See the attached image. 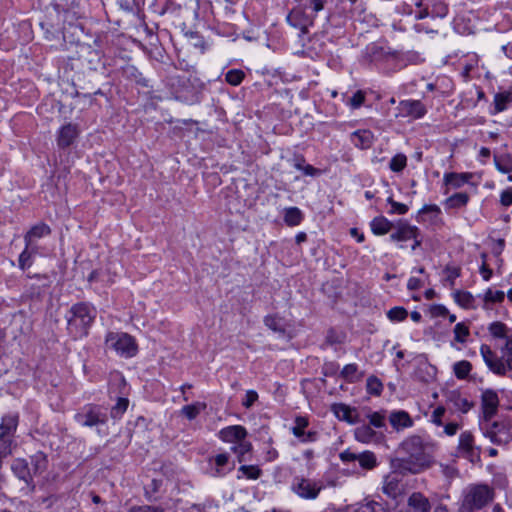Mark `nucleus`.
<instances>
[{
  "label": "nucleus",
  "instance_id": "40",
  "mask_svg": "<svg viewBox=\"0 0 512 512\" xmlns=\"http://www.w3.org/2000/svg\"><path fill=\"white\" fill-rule=\"evenodd\" d=\"M32 462L34 465V473L35 474L42 473L47 468V458L41 452H38L32 456Z\"/></svg>",
  "mask_w": 512,
  "mask_h": 512
},
{
  "label": "nucleus",
  "instance_id": "5",
  "mask_svg": "<svg viewBox=\"0 0 512 512\" xmlns=\"http://www.w3.org/2000/svg\"><path fill=\"white\" fill-rule=\"evenodd\" d=\"M457 452L471 463H478L481 460V447L476 445L475 437L471 431L461 432Z\"/></svg>",
  "mask_w": 512,
  "mask_h": 512
},
{
  "label": "nucleus",
  "instance_id": "19",
  "mask_svg": "<svg viewBox=\"0 0 512 512\" xmlns=\"http://www.w3.org/2000/svg\"><path fill=\"white\" fill-rule=\"evenodd\" d=\"M389 421L396 430L410 427L413 424L409 414L405 411L393 412L389 417Z\"/></svg>",
  "mask_w": 512,
  "mask_h": 512
},
{
  "label": "nucleus",
  "instance_id": "52",
  "mask_svg": "<svg viewBox=\"0 0 512 512\" xmlns=\"http://www.w3.org/2000/svg\"><path fill=\"white\" fill-rule=\"evenodd\" d=\"M388 202L391 204L392 210L390 213L405 214L408 211L407 205L394 201L392 198H388Z\"/></svg>",
  "mask_w": 512,
  "mask_h": 512
},
{
  "label": "nucleus",
  "instance_id": "13",
  "mask_svg": "<svg viewBox=\"0 0 512 512\" xmlns=\"http://www.w3.org/2000/svg\"><path fill=\"white\" fill-rule=\"evenodd\" d=\"M247 430L241 425L228 426L219 431V438L226 443L237 444L247 436Z\"/></svg>",
  "mask_w": 512,
  "mask_h": 512
},
{
  "label": "nucleus",
  "instance_id": "36",
  "mask_svg": "<svg viewBox=\"0 0 512 512\" xmlns=\"http://www.w3.org/2000/svg\"><path fill=\"white\" fill-rule=\"evenodd\" d=\"M407 165V157L402 154H396L389 163V168L393 172H401Z\"/></svg>",
  "mask_w": 512,
  "mask_h": 512
},
{
  "label": "nucleus",
  "instance_id": "26",
  "mask_svg": "<svg viewBox=\"0 0 512 512\" xmlns=\"http://www.w3.org/2000/svg\"><path fill=\"white\" fill-rule=\"evenodd\" d=\"M341 377L350 383H354L361 379L362 374L358 373V367L356 364H347L343 367Z\"/></svg>",
  "mask_w": 512,
  "mask_h": 512
},
{
  "label": "nucleus",
  "instance_id": "9",
  "mask_svg": "<svg viewBox=\"0 0 512 512\" xmlns=\"http://www.w3.org/2000/svg\"><path fill=\"white\" fill-rule=\"evenodd\" d=\"M499 406V397L492 389H487L481 395V409L483 421L490 419L497 413Z\"/></svg>",
  "mask_w": 512,
  "mask_h": 512
},
{
  "label": "nucleus",
  "instance_id": "16",
  "mask_svg": "<svg viewBox=\"0 0 512 512\" xmlns=\"http://www.w3.org/2000/svg\"><path fill=\"white\" fill-rule=\"evenodd\" d=\"M383 493L388 497L395 499L402 493V485L400 483L398 474L392 473L385 477L382 487Z\"/></svg>",
  "mask_w": 512,
  "mask_h": 512
},
{
  "label": "nucleus",
  "instance_id": "54",
  "mask_svg": "<svg viewBox=\"0 0 512 512\" xmlns=\"http://www.w3.org/2000/svg\"><path fill=\"white\" fill-rule=\"evenodd\" d=\"M445 408L443 406H439L437 407L432 415H431V420L434 424H436L437 426H441L443 423H442V417L444 416L445 414Z\"/></svg>",
  "mask_w": 512,
  "mask_h": 512
},
{
  "label": "nucleus",
  "instance_id": "22",
  "mask_svg": "<svg viewBox=\"0 0 512 512\" xmlns=\"http://www.w3.org/2000/svg\"><path fill=\"white\" fill-rule=\"evenodd\" d=\"M207 408L205 402H194L189 405H185L181 409V414L188 420H194L202 411Z\"/></svg>",
  "mask_w": 512,
  "mask_h": 512
},
{
  "label": "nucleus",
  "instance_id": "48",
  "mask_svg": "<svg viewBox=\"0 0 512 512\" xmlns=\"http://www.w3.org/2000/svg\"><path fill=\"white\" fill-rule=\"evenodd\" d=\"M239 471L248 479H257L261 474V470L257 466L253 465H242Z\"/></svg>",
  "mask_w": 512,
  "mask_h": 512
},
{
  "label": "nucleus",
  "instance_id": "41",
  "mask_svg": "<svg viewBox=\"0 0 512 512\" xmlns=\"http://www.w3.org/2000/svg\"><path fill=\"white\" fill-rule=\"evenodd\" d=\"M354 512H386L382 504L375 502V501H369L363 504H360Z\"/></svg>",
  "mask_w": 512,
  "mask_h": 512
},
{
  "label": "nucleus",
  "instance_id": "1",
  "mask_svg": "<svg viewBox=\"0 0 512 512\" xmlns=\"http://www.w3.org/2000/svg\"><path fill=\"white\" fill-rule=\"evenodd\" d=\"M403 449L408 453L404 468L411 473H419L427 468L431 461V446L425 445L420 437L414 436L403 443Z\"/></svg>",
  "mask_w": 512,
  "mask_h": 512
},
{
  "label": "nucleus",
  "instance_id": "44",
  "mask_svg": "<svg viewBox=\"0 0 512 512\" xmlns=\"http://www.w3.org/2000/svg\"><path fill=\"white\" fill-rule=\"evenodd\" d=\"M408 316V312L405 308L403 307H393L392 309H390L388 312H387V317L389 318V320L391 321H394V322H400V321H403L407 318Z\"/></svg>",
  "mask_w": 512,
  "mask_h": 512
},
{
  "label": "nucleus",
  "instance_id": "8",
  "mask_svg": "<svg viewBox=\"0 0 512 512\" xmlns=\"http://www.w3.org/2000/svg\"><path fill=\"white\" fill-rule=\"evenodd\" d=\"M75 420L84 427H94L106 424L107 415L101 408L90 405L85 412L76 414Z\"/></svg>",
  "mask_w": 512,
  "mask_h": 512
},
{
  "label": "nucleus",
  "instance_id": "15",
  "mask_svg": "<svg viewBox=\"0 0 512 512\" xmlns=\"http://www.w3.org/2000/svg\"><path fill=\"white\" fill-rule=\"evenodd\" d=\"M50 233V227L44 223H39L33 226L24 237L27 248H31V250H36L35 241L38 238H42L44 236L49 235Z\"/></svg>",
  "mask_w": 512,
  "mask_h": 512
},
{
  "label": "nucleus",
  "instance_id": "14",
  "mask_svg": "<svg viewBox=\"0 0 512 512\" xmlns=\"http://www.w3.org/2000/svg\"><path fill=\"white\" fill-rule=\"evenodd\" d=\"M287 21L291 26L300 29L303 34L307 33V28L312 23L310 17L300 7L294 8L288 14Z\"/></svg>",
  "mask_w": 512,
  "mask_h": 512
},
{
  "label": "nucleus",
  "instance_id": "32",
  "mask_svg": "<svg viewBox=\"0 0 512 512\" xmlns=\"http://www.w3.org/2000/svg\"><path fill=\"white\" fill-rule=\"evenodd\" d=\"M472 370V365L469 361H458L453 365V372L458 379H465Z\"/></svg>",
  "mask_w": 512,
  "mask_h": 512
},
{
  "label": "nucleus",
  "instance_id": "63",
  "mask_svg": "<svg viewBox=\"0 0 512 512\" xmlns=\"http://www.w3.org/2000/svg\"><path fill=\"white\" fill-rule=\"evenodd\" d=\"M480 272L486 281H488L492 275V270L485 263L481 266Z\"/></svg>",
  "mask_w": 512,
  "mask_h": 512
},
{
  "label": "nucleus",
  "instance_id": "17",
  "mask_svg": "<svg viewBox=\"0 0 512 512\" xmlns=\"http://www.w3.org/2000/svg\"><path fill=\"white\" fill-rule=\"evenodd\" d=\"M418 236L417 227L410 225H400L396 232L390 235L392 241L405 242L415 239Z\"/></svg>",
  "mask_w": 512,
  "mask_h": 512
},
{
  "label": "nucleus",
  "instance_id": "35",
  "mask_svg": "<svg viewBox=\"0 0 512 512\" xmlns=\"http://www.w3.org/2000/svg\"><path fill=\"white\" fill-rule=\"evenodd\" d=\"M468 174H457V173H449L444 176V180L446 184L452 185L455 188H459L469 179Z\"/></svg>",
  "mask_w": 512,
  "mask_h": 512
},
{
  "label": "nucleus",
  "instance_id": "21",
  "mask_svg": "<svg viewBox=\"0 0 512 512\" xmlns=\"http://www.w3.org/2000/svg\"><path fill=\"white\" fill-rule=\"evenodd\" d=\"M333 412L335 413L336 417L342 421H346L350 424L356 422L355 410L351 409L349 406L345 404L334 405Z\"/></svg>",
  "mask_w": 512,
  "mask_h": 512
},
{
  "label": "nucleus",
  "instance_id": "7",
  "mask_svg": "<svg viewBox=\"0 0 512 512\" xmlns=\"http://www.w3.org/2000/svg\"><path fill=\"white\" fill-rule=\"evenodd\" d=\"M480 425L484 437L488 438L493 444L505 445L510 442L511 435L503 423L484 421Z\"/></svg>",
  "mask_w": 512,
  "mask_h": 512
},
{
  "label": "nucleus",
  "instance_id": "12",
  "mask_svg": "<svg viewBox=\"0 0 512 512\" xmlns=\"http://www.w3.org/2000/svg\"><path fill=\"white\" fill-rule=\"evenodd\" d=\"M480 353L491 371L498 375H504L506 373V366L503 360L499 359L488 345H482Z\"/></svg>",
  "mask_w": 512,
  "mask_h": 512
},
{
  "label": "nucleus",
  "instance_id": "10",
  "mask_svg": "<svg viewBox=\"0 0 512 512\" xmlns=\"http://www.w3.org/2000/svg\"><path fill=\"white\" fill-rule=\"evenodd\" d=\"M399 114L397 116L410 117L412 119L422 118L426 114V108L419 100L400 101Z\"/></svg>",
  "mask_w": 512,
  "mask_h": 512
},
{
  "label": "nucleus",
  "instance_id": "45",
  "mask_svg": "<svg viewBox=\"0 0 512 512\" xmlns=\"http://www.w3.org/2000/svg\"><path fill=\"white\" fill-rule=\"evenodd\" d=\"M264 323L269 329H271L275 332H281V333L285 332V329H284L281 319L276 316L265 317Z\"/></svg>",
  "mask_w": 512,
  "mask_h": 512
},
{
  "label": "nucleus",
  "instance_id": "30",
  "mask_svg": "<svg viewBox=\"0 0 512 512\" xmlns=\"http://www.w3.org/2000/svg\"><path fill=\"white\" fill-rule=\"evenodd\" d=\"M252 449V445L250 442L246 441L245 439L241 442L235 444L231 450L237 455L238 461L243 462L246 461V455L250 453Z\"/></svg>",
  "mask_w": 512,
  "mask_h": 512
},
{
  "label": "nucleus",
  "instance_id": "31",
  "mask_svg": "<svg viewBox=\"0 0 512 512\" xmlns=\"http://www.w3.org/2000/svg\"><path fill=\"white\" fill-rule=\"evenodd\" d=\"M374 435L375 432L369 425H362L355 430L356 440L362 443H369Z\"/></svg>",
  "mask_w": 512,
  "mask_h": 512
},
{
  "label": "nucleus",
  "instance_id": "46",
  "mask_svg": "<svg viewBox=\"0 0 512 512\" xmlns=\"http://www.w3.org/2000/svg\"><path fill=\"white\" fill-rule=\"evenodd\" d=\"M307 426L308 420L305 417H297L292 432L297 438H302L305 436V428Z\"/></svg>",
  "mask_w": 512,
  "mask_h": 512
},
{
  "label": "nucleus",
  "instance_id": "51",
  "mask_svg": "<svg viewBox=\"0 0 512 512\" xmlns=\"http://www.w3.org/2000/svg\"><path fill=\"white\" fill-rule=\"evenodd\" d=\"M365 101V93L361 90H358L349 100V105L353 109L359 108Z\"/></svg>",
  "mask_w": 512,
  "mask_h": 512
},
{
  "label": "nucleus",
  "instance_id": "23",
  "mask_svg": "<svg viewBox=\"0 0 512 512\" xmlns=\"http://www.w3.org/2000/svg\"><path fill=\"white\" fill-rule=\"evenodd\" d=\"M392 223L385 217H376L371 222L372 232L376 235H384L392 228Z\"/></svg>",
  "mask_w": 512,
  "mask_h": 512
},
{
  "label": "nucleus",
  "instance_id": "50",
  "mask_svg": "<svg viewBox=\"0 0 512 512\" xmlns=\"http://www.w3.org/2000/svg\"><path fill=\"white\" fill-rule=\"evenodd\" d=\"M36 250H31V248L25 247L24 251L19 256V265L22 269H25L26 267H29L31 265L30 258L32 254Z\"/></svg>",
  "mask_w": 512,
  "mask_h": 512
},
{
  "label": "nucleus",
  "instance_id": "56",
  "mask_svg": "<svg viewBox=\"0 0 512 512\" xmlns=\"http://www.w3.org/2000/svg\"><path fill=\"white\" fill-rule=\"evenodd\" d=\"M258 399V394L254 390H248L243 401V406L250 408Z\"/></svg>",
  "mask_w": 512,
  "mask_h": 512
},
{
  "label": "nucleus",
  "instance_id": "53",
  "mask_svg": "<svg viewBox=\"0 0 512 512\" xmlns=\"http://www.w3.org/2000/svg\"><path fill=\"white\" fill-rule=\"evenodd\" d=\"M371 425L377 428L384 426V415L379 412H374L368 416Z\"/></svg>",
  "mask_w": 512,
  "mask_h": 512
},
{
  "label": "nucleus",
  "instance_id": "6",
  "mask_svg": "<svg viewBox=\"0 0 512 512\" xmlns=\"http://www.w3.org/2000/svg\"><path fill=\"white\" fill-rule=\"evenodd\" d=\"M322 489V482L304 477H296L292 484V491L300 498L307 500L316 499Z\"/></svg>",
  "mask_w": 512,
  "mask_h": 512
},
{
  "label": "nucleus",
  "instance_id": "55",
  "mask_svg": "<svg viewBox=\"0 0 512 512\" xmlns=\"http://www.w3.org/2000/svg\"><path fill=\"white\" fill-rule=\"evenodd\" d=\"M129 512H164L162 508L151 505L133 506Z\"/></svg>",
  "mask_w": 512,
  "mask_h": 512
},
{
  "label": "nucleus",
  "instance_id": "60",
  "mask_svg": "<svg viewBox=\"0 0 512 512\" xmlns=\"http://www.w3.org/2000/svg\"><path fill=\"white\" fill-rule=\"evenodd\" d=\"M501 203L505 206L512 204V189H508L502 192Z\"/></svg>",
  "mask_w": 512,
  "mask_h": 512
},
{
  "label": "nucleus",
  "instance_id": "3",
  "mask_svg": "<svg viewBox=\"0 0 512 512\" xmlns=\"http://www.w3.org/2000/svg\"><path fill=\"white\" fill-rule=\"evenodd\" d=\"M494 498V490L486 484H474L464 492L460 506L461 512H472L481 509L490 503Z\"/></svg>",
  "mask_w": 512,
  "mask_h": 512
},
{
  "label": "nucleus",
  "instance_id": "39",
  "mask_svg": "<svg viewBox=\"0 0 512 512\" xmlns=\"http://www.w3.org/2000/svg\"><path fill=\"white\" fill-rule=\"evenodd\" d=\"M503 353V362L506 366V371H512V336L507 338L505 347L502 351Z\"/></svg>",
  "mask_w": 512,
  "mask_h": 512
},
{
  "label": "nucleus",
  "instance_id": "47",
  "mask_svg": "<svg viewBox=\"0 0 512 512\" xmlns=\"http://www.w3.org/2000/svg\"><path fill=\"white\" fill-rule=\"evenodd\" d=\"M469 335V328L463 323H457L454 327L455 340L464 343Z\"/></svg>",
  "mask_w": 512,
  "mask_h": 512
},
{
  "label": "nucleus",
  "instance_id": "34",
  "mask_svg": "<svg viewBox=\"0 0 512 512\" xmlns=\"http://www.w3.org/2000/svg\"><path fill=\"white\" fill-rule=\"evenodd\" d=\"M504 298L505 293L503 291L488 289L484 294V308L488 309L489 303H500Z\"/></svg>",
  "mask_w": 512,
  "mask_h": 512
},
{
  "label": "nucleus",
  "instance_id": "2",
  "mask_svg": "<svg viewBox=\"0 0 512 512\" xmlns=\"http://www.w3.org/2000/svg\"><path fill=\"white\" fill-rule=\"evenodd\" d=\"M68 331L75 338H82L88 334V330L96 317V310L86 304L78 303L69 311Z\"/></svg>",
  "mask_w": 512,
  "mask_h": 512
},
{
  "label": "nucleus",
  "instance_id": "49",
  "mask_svg": "<svg viewBox=\"0 0 512 512\" xmlns=\"http://www.w3.org/2000/svg\"><path fill=\"white\" fill-rule=\"evenodd\" d=\"M216 464L215 476H221L223 473L221 468L224 467L229 460V455L227 453H221L215 456L214 458Z\"/></svg>",
  "mask_w": 512,
  "mask_h": 512
},
{
  "label": "nucleus",
  "instance_id": "37",
  "mask_svg": "<svg viewBox=\"0 0 512 512\" xmlns=\"http://www.w3.org/2000/svg\"><path fill=\"white\" fill-rule=\"evenodd\" d=\"M128 405L129 400L127 398H118L117 403L111 409V417L115 419L120 418L127 410Z\"/></svg>",
  "mask_w": 512,
  "mask_h": 512
},
{
  "label": "nucleus",
  "instance_id": "18",
  "mask_svg": "<svg viewBox=\"0 0 512 512\" xmlns=\"http://www.w3.org/2000/svg\"><path fill=\"white\" fill-rule=\"evenodd\" d=\"M408 506L414 512H429L431 508L428 498L419 492H414L409 496Z\"/></svg>",
  "mask_w": 512,
  "mask_h": 512
},
{
  "label": "nucleus",
  "instance_id": "25",
  "mask_svg": "<svg viewBox=\"0 0 512 512\" xmlns=\"http://www.w3.org/2000/svg\"><path fill=\"white\" fill-rule=\"evenodd\" d=\"M359 465L365 470H372L377 466V458L371 451H364L357 457Z\"/></svg>",
  "mask_w": 512,
  "mask_h": 512
},
{
  "label": "nucleus",
  "instance_id": "27",
  "mask_svg": "<svg viewBox=\"0 0 512 512\" xmlns=\"http://www.w3.org/2000/svg\"><path fill=\"white\" fill-rule=\"evenodd\" d=\"M469 201V195L467 193H456L446 199L445 205L447 208H460L465 206Z\"/></svg>",
  "mask_w": 512,
  "mask_h": 512
},
{
  "label": "nucleus",
  "instance_id": "64",
  "mask_svg": "<svg viewBox=\"0 0 512 512\" xmlns=\"http://www.w3.org/2000/svg\"><path fill=\"white\" fill-rule=\"evenodd\" d=\"M310 7L314 12H318L323 9V3L321 0H308Z\"/></svg>",
  "mask_w": 512,
  "mask_h": 512
},
{
  "label": "nucleus",
  "instance_id": "61",
  "mask_svg": "<svg viewBox=\"0 0 512 512\" xmlns=\"http://www.w3.org/2000/svg\"><path fill=\"white\" fill-rule=\"evenodd\" d=\"M422 282L420 279L418 278H415V277H411L409 280H408V283H407V288L409 290H418L419 288L422 287Z\"/></svg>",
  "mask_w": 512,
  "mask_h": 512
},
{
  "label": "nucleus",
  "instance_id": "29",
  "mask_svg": "<svg viewBox=\"0 0 512 512\" xmlns=\"http://www.w3.org/2000/svg\"><path fill=\"white\" fill-rule=\"evenodd\" d=\"M454 299L458 305L465 309L474 308V297L467 291H456L454 293Z\"/></svg>",
  "mask_w": 512,
  "mask_h": 512
},
{
  "label": "nucleus",
  "instance_id": "20",
  "mask_svg": "<svg viewBox=\"0 0 512 512\" xmlns=\"http://www.w3.org/2000/svg\"><path fill=\"white\" fill-rule=\"evenodd\" d=\"M448 400L456 410L462 413H467L473 407V403L467 398L462 397L457 391H452L448 396Z\"/></svg>",
  "mask_w": 512,
  "mask_h": 512
},
{
  "label": "nucleus",
  "instance_id": "43",
  "mask_svg": "<svg viewBox=\"0 0 512 512\" xmlns=\"http://www.w3.org/2000/svg\"><path fill=\"white\" fill-rule=\"evenodd\" d=\"M490 334L496 338L507 337V327L504 323L496 321L489 325L488 328Z\"/></svg>",
  "mask_w": 512,
  "mask_h": 512
},
{
  "label": "nucleus",
  "instance_id": "24",
  "mask_svg": "<svg viewBox=\"0 0 512 512\" xmlns=\"http://www.w3.org/2000/svg\"><path fill=\"white\" fill-rule=\"evenodd\" d=\"M303 214L297 207H289L284 211V222L288 226H297L301 223Z\"/></svg>",
  "mask_w": 512,
  "mask_h": 512
},
{
  "label": "nucleus",
  "instance_id": "42",
  "mask_svg": "<svg viewBox=\"0 0 512 512\" xmlns=\"http://www.w3.org/2000/svg\"><path fill=\"white\" fill-rule=\"evenodd\" d=\"M244 77H245V73L242 70L232 69L226 73L225 80L229 84H231L233 86H237L242 82Z\"/></svg>",
  "mask_w": 512,
  "mask_h": 512
},
{
  "label": "nucleus",
  "instance_id": "11",
  "mask_svg": "<svg viewBox=\"0 0 512 512\" xmlns=\"http://www.w3.org/2000/svg\"><path fill=\"white\" fill-rule=\"evenodd\" d=\"M80 129L77 124L67 123L63 125L57 134V145L64 149L71 146L78 138Z\"/></svg>",
  "mask_w": 512,
  "mask_h": 512
},
{
  "label": "nucleus",
  "instance_id": "57",
  "mask_svg": "<svg viewBox=\"0 0 512 512\" xmlns=\"http://www.w3.org/2000/svg\"><path fill=\"white\" fill-rule=\"evenodd\" d=\"M26 465L23 461L17 460L13 466V469L18 471L19 470V477L23 480L27 481V474L28 472H25Z\"/></svg>",
  "mask_w": 512,
  "mask_h": 512
},
{
  "label": "nucleus",
  "instance_id": "58",
  "mask_svg": "<svg viewBox=\"0 0 512 512\" xmlns=\"http://www.w3.org/2000/svg\"><path fill=\"white\" fill-rule=\"evenodd\" d=\"M359 454L353 453L349 450L340 453L339 457L343 462H353L357 460Z\"/></svg>",
  "mask_w": 512,
  "mask_h": 512
},
{
  "label": "nucleus",
  "instance_id": "33",
  "mask_svg": "<svg viewBox=\"0 0 512 512\" xmlns=\"http://www.w3.org/2000/svg\"><path fill=\"white\" fill-rule=\"evenodd\" d=\"M495 166L501 173H509L512 171V156L504 155L501 157L494 156Z\"/></svg>",
  "mask_w": 512,
  "mask_h": 512
},
{
  "label": "nucleus",
  "instance_id": "62",
  "mask_svg": "<svg viewBox=\"0 0 512 512\" xmlns=\"http://www.w3.org/2000/svg\"><path fill=\"white\" fill-rule=\"evenodd\" d=\"M421 213H435L440 214V208L437 205H425L421 210Z\"/></svg>",
  "mask_w": 512,
  "mask_h": 512
},
{
  "label": "nucleus",
  "instance_id": "59",
  "mask_svg": "<svg viewBox=\"0 0 512 512\" xmlns=\"http://www.w3.org/2000/svg\"><path fill=\"white\" fill-rule=\"evenodd\" d=\"M460 428V425L458 423H448L444 426V432L448 436H453L457 433L458 429Z\"/></svg>",
  "mask_w": 512,
  "mask_h": 512
},
{
  "label": "nucleus",
  "instance_id": "4",
  "mask_svg": "<svg viewBox=\"0 0 512 512\" xmlns=\"http://www.w3.org/2000/svg\"><path fill=\"white\" fill-rule=\"evenodd\" d=\"M105 344L107 348L125 358H131L138 352L135 339L127 333L109 332L106 335Z\"/></svg>",
  "mask_w": 512,
  "mask_h": 512
},
{
  "label": "nucleus",
  "instance_id": "28",
  "mask_svg": "<svg viewBox=\"0 0 512 512\" xmlns=\"http://www.w3.org/2000/svg\"><path fill=\"white\" fill-rule=\"evenodd\" d=\"M511 101H512L511 93H509V92L497 93L494 96L495 113L504 111Z\"/></svg>",
  "mask_w": 512,
  "mask_h": 512
},
{
  "label": "nucleus",
  "instance_id": "38",
  "mask_svg": "<svg viewBox=\"0 0 512 512\" xmlns=\"http://www.w3.org/2000/svg\"><path fill=\"white\" fill-rule=\"evenodd\" d=\"M367 392L379 396L383 390L382 382L375 376H370L366 383Z\"/></svg>",
  "mask_w": 512,
  "mask_h": 512
}]
</instances>
